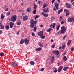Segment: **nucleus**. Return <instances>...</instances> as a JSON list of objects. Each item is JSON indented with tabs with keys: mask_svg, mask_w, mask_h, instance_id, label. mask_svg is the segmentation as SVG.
<instances>
[{
	"mask_svg": "<svg viewBox=\"0 0 74 74\" xmlns=\"http://www.w3.org/2000/svg\"><path fill=\"white\" fill-rule=\"evenodd\" d=\"M69 12H67L66 13V16H69Z\"/></svg>",
	"mask_w": 74,
	"mask_h": 74,
	"instance_id": "a18cd8bd",
	"label": "nucleus"
},
{
	"mask_svg": "<svg viewBox=\"0 0 74 74\" xmlns=\"http://www.w3.org/2000/svg\"><path fill=\"white\" fill-rule=\"evenodd\" d=\"M63 67L62 66H60L58 69V72H61V71L62 69L63 68Z\"/></svg>",
	"mask_w": 74,
	"mask_h": 74,
	"instance_id": "f8f14e48",
	"label": "nucleus"
},
{
	"mask_svg": "<svg viewBox=\"0 0 74 74\" xmlns=\"http://www.w3.org/2000/svg\"><path fill=\"white\" fill-rule=\"evenodd\" d=\"M39 16H36L35 18V20H36V19H37L38 18H39Z\"/></svg>",
	"mask_w": 74,
	"mask_h": 74,
	"instance_id": "79ce46f5",
	"label": "nucleus"
},
{
	"mask_svg": "<svg viewBox=\"0 0 74 74\" xmlns=\"http://www.w3.org/2000/svg\"><path fill=\"white\" fill-rule=\"evenodd\" d=\"M31 9L30 8H28L26 10L27 12H30L31 11Z\"/></svg>",
	"mask_w": 74,
	"mask_h": 74,
	"instance_id": "412c9836",
	"label": "nucleus"
},
{
	"mask_svg": "<svg viewBox=\"0 0 74 74\" xmlns=\"http://www.w3.org/2000/svg\"><path fill=\"white\" fill-rule=\"evenodd\" d=\"M43 11L45 12V13H48V12H49L48 8H44L43 10Z\"/></svg>",
	"mask_w": 74,
	"mask_h": 74,
	"instance_id": "423d86ee",
	"label": "nucleus"
},
{
	"mask_svg": "<svg viewBox=\"0 0 74 74\" xmlns=\"http://www.w3.org/2000/svg\"><path fill=\"white\" fill-rule=\"evenodd\" d=\"M5 29L6 30H8L9 29V25H6L5 26Z\"/></svg>",
	"mask_w": 74,
	"mask_h": 74,
	"instance_id": "4be33fe9",
	"label": "nucleus"
},
{
	"mask_svg": "<svg viewBox=\"0 0 74 74\" xmlns=\"http://www.w3.org/2000/svg\"><path fill=\"white\" fill-rule=\"evenodd\" d=\"M55 47V45H53L51 46V47L52 48H53Z\"/></svg>",
	"mask_w": 74,
	"mask_h": 74,
	"instance_id": "c03bdc74",
	"label": "nucleus"
},
{
	"mask_svg": "<svg viewBox=\"0 0 74 74\" xmlns=\"http://www.w3.org/2000/svg\"><path fill=\"white\" fill-rule=\"evenodd\" d=\"M48 14H46L45 13L44 15V16L45 17H48Z\"/></svg>",
	"mask_w": 74,
	"mask_h": 74,
	"instance_id": "c85d7f7f",
	"label": "nucleus"
},
{
	"mask_svg": "<svg viewBox=\"0 0 74 74\" xmlns=\"http://www.w3.org/2000/svg\"><path fill=\"white\" fill-rule=\"evenodd\" d=\"M56 26V23H53V29Z\"/></svg>",
	"mask_w": 74,
	"mask_h": 74,
	"instance_id": "bb28decb",
	"label": "nucleus"
},
{
	"mask_svg": "<svg viewBox=\"0 0 74 74\" xmlns=\"http://www.w3.org/2000/svg\"><path fill=\"white\" fill-rule=\"evenodd\" d=\"M4 55V53L3 52H1L0 53V56L1 57H3Z\"/></svg>",
	"mask_w": 74,
	"mask_h": 74,
	"instance_id": "473e14b6",
	"label": "nucleus"
},
{
	"mask_svg": "<svg viewBox=\"0 0 74 74\" xmlns=\"http://www.w3.org/2000/svg\"><path fill=\"white\" fill-rule=\"evenodd\" d=\"M55 18H54V17H53L51 18V21H53L54 20H55Z\"/></svg>",
	"mask_w": 74,
	"mask_h": 74,
	"instance_id": "09e8293b",
	"label": "nucleus"
},
{
	"mask_svg": "<svg viewBox=\"0 0 74 74\" xmlns=\"http://www.w3.org/2000/svg\"><path fill=\"white\" fill-rule=\"evenodd\" d=\"M61 29L60 32V34H64L66 32V28L65 26H63L61 27Z\"/></svg>",
	"mask_w": 74,
	"mask_h": 74,
	"instance_id": "f257e3e1",
	"label": "nucleus"
},
{
	"mask_svg": "<svg viewBox=\"0 0 74 74\" xmlns=\"http://www.w3.org/2000/svg\"><path fill=\"white\" fill-rule=\"evenodd\" d=\"M67 58L66 57V56H64V57H63V60L65 61H66L67 60Z\"/></svg>",
	"mask_w": 74,
	"mask_h": 74,
	"instance_id": "5701e85b",
	"label": "nucleus"
},
{
	"mask_svg": "<svg viewBox=\"0 0 74 74\" xmlns=\"http://www.w3.org/2000/svg\"><path fill=\"white\" fill-rule=\"evenodd\" d=\"M51 30H52L50 28H49L47 30V31L48 32H49Z\"/></svg>",
	"mask_w": 74,
	"mask_h": 74,
	"instance_id": "f704fd0d",
	"label": "nucleus"
},
{
	"mask_svg": "<svg viewBox=\"0 0 74 74\" xmlns=\"http://www.w3.org/2000/svg\"><path fill=\"white\" fill-rule=\"evenodd\" d=\"M52 27H53V25L52 24H51L50 27V28H52Z\"/></svg>",
	"mask_w": 74,
	"mask_h": 74,
	"instance_id": "13d9d810",
	"label": "nucleus"
},
{
	"mask_svg": "<svg viewBox=\"0 0 74 74\" xmlns=\"http://www.w3.org/2000/svg\"><path fill=\"white\" fill-rule=\"evenodd\" d=\"M62 11H63V8L61 9V10H58V14H60V13H61V12H62Z\"/></svg>",
	"mask_w": 74,
	"mask_h": 74,
	"instance_id": "f3484780",
	"label": "nucleus"
},
{
	"mask_svg": "<svg viewBox=\"0 0 74 74\" xmlns=\"http://www.w3.org/2000/svg\"><path fill=\"white\" fill-rule=\"evenodd\" d=\"M59 4L56 3L55 4V6L56 7H54L53 9V11H56L57 10H58L59 8Z\"/></svg>",
	"mask_w": 74,
	"mask_h": 74,
	"instance_id": "20e7f679",
	"label": "nucleus"
},
{
	"mask_svg": "<svg viewBox=\"0 0 74 74\" xmlns=\"http://www.w3.org/2000/svg\"><path fill=\"white\" fill-rule=\"evenodd\" d=\"M17 18V17L16 15H14L12 16L11 18V21H13V22H14L16 20Z\"/></svg>",
	"mask_w": 74,
	"mask_h": 74,
	"instance_id": "7ed1b4c3",
	"label": "nucleus"
},
{
	"mask_svg": "<svg viewBox=\"0 0 74 74\" xmlns=\"http://www.w3.org/2000/svg\"><path fill=\"white\" fill-rule=\"evenodd\" d=\"M36 13V10H34L33 12V13L34 14H35Z\"/></svg>",
	"mask_w": 74,
	"mask_h": 74,
	"instance_id": "4c0bfd02",
	"label": "nucleus"
},
{
	"mask_svg": "<svg viewBox=\"0 0 74 74\" xmlns=\"http://www.w3.org/2000/svg\"><path fill=\"white\" fill-rule=\"evenodd\" d=\"M44 68H42L41 69V71L42 72L44 71Z\"/></svg>",
	"mask_w": 74,
	"mask_h": 74,
	"instance_id": "603ef678",
	"label": "nucleus"
},
{
	"mask_svg": "<svg viewBox=\"0 0 74 74\" xmlns=\"http://www.w3.org/2000/svg\"><path fill=\"white\" fill-rule=\"evenodd\" d=\"M38 3L39 4H41V1H39L38 2Z\"/></svg>",
	"mask_w": 74,
	"mask_h": 74,
	"instance_id": "6e6d98bb",
	"label": "nucleus"
},
{
	"mask_svg": "<svg viewBox=\"0 0 74 74\" xmlns=\"http://www.w3.org/2000/svg\"><path fill=\"white\" fill-rule=\"evenodd\" d=\"M38 36H43V33L42 32V31H40L38 32Z\"/></svg>",
	"mask_w": 74,
	"mask_h": 74,
	"instance_id": "0eeeda50",
	"label": "nucleus"
},
{
	"mask_svg": "<svg viewBox=\"0 0 74 74\" xmlns=\"http://www.w3.org/2000/svg\"><path fill=\"white\" fill-rule=\"evenodd\" d=\"M71 51H74V49L73 47L71 48Z\"/></svg>",
	"mask_w": 74,
	"mask_h": 74,
	"instance_id": "8fccbe9b",
	"label": "nucleus"
},
{
	"mask_svg": "<svg viewBox=\"0 0 74 74\" xmlns=\"http://www.w3.org/2000/svg\"><path fill=\"white\" fill-rule=\"evenodd\" d=\"M4 26H2V27H1V29H4Z\"/></svg>",
	"mask_w": 74,
	"mask_h": 74,
	"instance_id": "bf43d9fd",
	"label": "nucleus"
},
{
	"mask_svg": "<svg viewBox=\"0 0 74 74\" xmlns=\"http://www.w3.org/2000/svg\"><path fill=\"white\" fill-rule=\"evenodd\" d=\"M71 43V40H69L67 43V46H69L70 45Z\"/></svg>",
	"mask_w": 74,
	"mask_h": 74,
	"instance_id": "aec40b11",
	"label": "nucleus"
},
{
	"mask_svg": "<svg viewBox=\"0 0 74 74\" xmlns=\"http://www.w3.org/2000/svg\"><path fill=\"white\" fill-rule=\"evenodd\" d=\"M45 13L44 12H43L42 13H41V15H43L44 16V14H45Z\"/></svg>",
	"mask_w": 74,
	"mask_h": 74,
	"instance_id": "4d7b16f0",
	"label": "nucleus"
},
{
	"mask_svg": "<svg viewBox=\"0 0 74 74\" xmlns=\"http://www.w3.org/2000/svg\"><path fill=\"white\" fill-rule=\"evenodd\" d=\"M32 36H34L35 35V33H32Z\"/></svg>",
	"mask_w": 74,
	"mask_h": 74,
	"instance_id": "3c124183",
	"label": "nucleus"
},
{
	"mask_svg": "<svg viewBox=\"0 0 74 74\" xmlns=\"http://www.w3.org/2000/svg\"><path fill=\"white\" fill-rule=\"evenodd\" d=\"M54 59V57L53 56L52 57V62H53Z\"/></svg>",
	"mask_w": 74,
	"mask_h": 74,
	"instance_id": "7c9ffc66",
	"label": "nucleus"
},
{
	"mask_svg": "<svg viewBox=\"0 0 74 74\" xmlns=\"http://www.w3.org/2000/svg\"><path fill=\"white\" fill-rule=\"evenodd\" d=\"M29 42V40H27V38H26L25 40V44H28Z\"/></svg>",
	"mask_w": 74,
	"mask_h": 74,
	"instance_id": "4468645a",
	"label": "nucleus"
},
{
	"mask_svg": "<svg viewBox=\"0 0 74 74\" xmlns=\"http://www.w3.org/2000/svg\"><path fill=\"white\" fill-rule=\"evenodd\" d=\"M9 26L10 27V28H12L13 27V26L14 25V23L12 22H10L9 23Z\"/></svg>",
	"mask_w": 74,
	"mask_h": 74,
	"instance_id": "9d476101",
	"label": "nucleus"
},
{
	"mask_svg": "<svg viewBox=\"0 0 74 74\" xmlns=\"http://www.w3.org/2000/svg\"><path fill=\"white\" fill-rule=\"evenodd\" d=\"M18 62H16V63H15V66H18Z\"/></svg>",
	"mask_w": 74,
	"mask_h": 74,
	"instance_id": "e433bc0d",
	"label": "nucleus"
},
{
	"mask_svg": "<svg viewBox=\"0 0 74 74\" xmlns=\"http://www.w3.org/2000/svg\"><path fill=\"white\" fill-rule=\"evenodd\" d=\"M24 40H21L20 42V44H23L24 42Z\"/></svg>",
	"mask_w": 74,
	"mask_h": 74,
	"instance_id": "a211bd4d",
	"label": "nucleus"
},
{
	"mask_svg": "<svg viewBox=\"0 0 74 74\" xmlns=\"http://www.w3.org/2000/svg\"><path fill=\"white\" fill-rule=\"evenodd\" d=\"M47 5H46L45 3L43 6V8H45V7H47Z\"/></svg>",
	"mask_w": 74,
	"mask_h": 74,
	"instance_id": "a19ab883",
	"label": "nucleus"
},
{
	"mask_svg": "<svg viewBox=\"0 0 74 74\" xmlns=\"http://www.w3.org/2000/svg\"><path fill=\"white\" fill-rule=\"evenodd\" d=\"M3 33V31H2V30H0V34H2Z\"/></svg>",
	"mask_w": 74,
	"mask_h": 74,
	"instance_id": "5fc2aeb1",
	"label": "nucleus"
},
{
	"mask_svg": "<svg viewBox=\"0 0 74 74\" xmlns=\"http://www.w3.org/2000/svg\"><path fill=\"white\" fill-rule=\"evenodd\" d=\"M61 49V46H60L59 48V50H60Z\"/></svg>",
	"mask_w": 74,
	"mask_h": 74,
	"instance_id": "338daca9",
	"label": "nucleus"
},
{
	"mask_svg": "<svg viewBox=\"0 0 74 74\" xmlns=\"http://www.w3.org/2000/svg\"><path fill=\"white\" fill-rule=\"evenodd\" d=\"M65 22H64L63 21H62L61 22V24L62 25H63L64 24Z\"/></svg>",
	"mask_w": 74,
	"mask_h": 74,
	"instance_id": "864d4df0",
	"label": "nucleus"
},
{
	"mask_svg": "<svg viewBox=\"0 0 74 74\" xmlns=\"http://www.w3.org/2000/svg\"><path fill=\"white\" fill-rule=\"evenodd\" d=\"M60 56L59 55H58V56H57V58H58L60 57Z\"/></svg>",
	"mask_w": 74,
	"mask_h": 74,
	"instance_id": "69168bd1",
	"label": "nucleus"
},
{
	"mask_svg": "<svg viewBox=\"0 0 74 74\" xmlns=\"http://www.w3.org/2000/svg\"><path fill=\"white\" fill-rule=\"evenodd\" d=\"M55 1V0H52V4H53Z\"/></svg>",
	"mask_w": 74,
	"mask_h": 74,
	"instance_id": "680f3d73",
	"label": "nucleus"
},
{
	"mask_svg": "<svg viewBox=\"0 0 74 74\" xmlns=\"http://www.w3.org/2000/svg\"><path fill=\"white\" fill-rule=\"evenodd\" d=\"M37 22V21H34L33 20H32L31 21V25H30V27L31 28H34V25H36Z\"/></svg>",
	"mask_w": 74,
	"mask_h": 74,
	"instance_id": "f03ea898",
	"label": "nucleus"
},
{
	"mask_svg": "<svg viewBox=\"0 0 74 74\" xmlns=\"http://www.w3.org/2000/svg\"><path fill=\"white\" fill-rule=\"evenodd\" d=\"M21 23V22L20 21H19L18 22L17 24L18 25L20 26Z\"/></svg>",
	"mask_w": 74,
	"mask_h": 74,
	"instance_id": "ea45409f",
	"label": "nucleus"
},
{
	"mask_svg": "<svg viewBox=\"0 0 74 74\" xmlns=\"http://www.w3.org/2000/svg\"><path fill=\"white\" fill-rule=\"evenodd\" d=\"M39 45L40 47L41 48H43L44 47V45L42 44L41 42L39 43Z\"/></svg>",
	"mask_w": 74,
	"mask_h": 74,
	"instance_id": "2eb2a0df",
	"label": "nucleus"
},
{
	"mask_svg": "<svg viewBox=\"0 0 74 74\" xmlns=\"http://www.w3.org/2000/svg\"><path fill=\"white\" fill-rule=\"evenodd\" d=\"M64 13H66V12H69V11L67 9H65L64 10Z\"/></svg>",
	"mask_w": 74,
	"mask_h": 74,
	"instance_id": "72a5a7b5",
	"label": "nucleus"
},
{
	"mask_svg": "<svg viewBox=\"0 0 74 74\" xmlns=\"http://www.w3.org/2000/svg\"><path fill=\"white\" fill-rule=\"evenodd\" d=\"M10 13L9 12H8L6 13V15L7 16H9L10 15Z\"/></svg>",
	"mask_w": 74,
	"mask_h": 74,
	"instance_id": "a878e982",
	"label": "nucleus"
},
{
	"mask_svg": "<svg viewBox=\"0 0 74 74\" xmlns=\"http://www.w3.org/2000/svg\"><path fill=\"white\" fill-rule=\"evenodd\" d=\"M73 21L74 22V16H73V17H71L68 19V21L70 23H72Z\"/></svg>",
	"mask_w": 74,
	"mask_h": 74,
	"instance_id": "39448f33",
	"label": "nucleus"
},
{
	"mask_svg": "<svg viewBox=\"0 0 74 74\" xmlns=\"http://www.w3.org/2000/svg\"><path fill=\"white\" fill-rule=\"evenodd\" d=\"M28 18V16H24L23 17V21H25L26 20H27Z\"/></svg>",
	"mask_w": 74,
	"mask_h": 74,
	"instance_id": "1a4fd4ad",
	"label": "nucleus"
},
{
	"mask_svg": "<svg viewBox=\"0 0 74 74\" xmlns=\"http://www.w3.org/2000/svg\"><path fill=\"white\" fill-rule=\"evenodd\" d=\"M4 9L6 11H8V8L6 6L4 7Z\"/></svg>",
	"mask_w": 74,
	"mask_h": 74,
	"instance_id": "6ab92c4d",
	"label": "nucleus"
},
{
	"mask_svg": "<svg viewBox=\"0 0 74 74\" xmlns=\"http://www.w3.org/2000/svg\"><path fill=\"white\" fill-rule=\"evenodd\" d=\"M53 53H55V54L56 55H59V51L58 50L57 51L56 50H55L53 51Z\"/></svg>",
	"mask_w": 74,
	"mask_h": 74,
	"instance_id": "6e6552de",
	"label": "nucleus"
},
{
	"mask_svg": "<svg viewBox=\"0 0 74 74\" xmlns=\"http://www.w3.org/2000/svg\"><path fill=\"white\" fill-rule=\"evenodd\" d=\"M30 64L31 65H34L35 64L34 61H31L30 62Z\"/></svg>",
	"mask_w": 74,
	"mask_h": 74,
	"instance_id": "dca6fc26",
	"label": "nucleus"
},
{
	"mask_svg": "<svg viewBox=\"0 0 74 74\" xmlns=\"http://www.w3.org/2000/svg\"><path fill=\"white\" fill-rule=\"evenodd\" d=\"M66 36V35H65V36H64V37L63 38V39L64 40Z\"/></svg>",
	"mask_w": 74,
	"mask_h": 74,
	"instance_id": "0e129e2a",
	"label": "nucleus"
},
{
	"mask_svg": "<svg viewBox=\"0 0 74 74\" xmlns=\"http://www.w3.org/2000/svg\"><path fill=\"white\" fill-rule=\"evenodd\" d=\"M59 32H60V31H59L58 32V33H57V36H58V35H59Z\"/></svg>",
	"mask_w": 74,
	"mask_h": 74,
	"instance_id": "052dcab7",
	"label": "nucleus"
},
{
	"mask_svg": "<svg viewBox=\"0 0 74 74\" xmlns=\"http://www.w3.org/2000/svg\"><path fill=\"white\" fill-rule=\"evenodd\" d=\"M36 27H35L33 31L34 32H35L36 31Z\"/></svg>",
	"mask_w": 74,
	"mask_h": 74,
	"instance_id": "58836bf2",
	"label": "nucleus"
},
{
	"mask_svg": "<svg viewBox=\"0 0 74 74\" xmlns=\"http://www.w3.org/2000/svg\"><path fill=\"white\" fill-rule=\"evenodd\" d=\"M45 36H44L42 35L40 36V38L42 39H43L45 38Z\"/></svg>",
	"mask_w": 74,
	"mask_h": 74,
	"instance_id": "cd10ccee",
	"label": "nucleus"
},
{
	"mask_svg": "<svg viewBox=\"0 0 74 74\" xmlns=\"http://www.w3.org/2000/svg\"><path fill=\"white\" fill-rule=\"evenodd\" d=\"M15 63L14 62H13L11 63V65L15 67Z\"/></svg>",
	"mask_w": 74,
	"mask_h": 74,
	"instance_id": "c756f323",
	"label": "nucleus"
},
{
	"mask_svg": "<svg viewBox=\"0 0 74 74\" xmlns=\"http://www.w3.org/2000/svg\"><path fill=\"white\" fill-rule=\"evenodd\" d=\"M62 16H60V18H59L60 20H59V21H61V20H62Z\"/></svg>",
	"mask_w": 74,
	"mask_h": 74,
	"instance_id": "37998d69",
	"label": "nucleus"
},
{
	"mask_svg": "<svg viewBox=\"0 0 74 74\" xmlns=\"http://www.w3.org/2000/svg\"><path fill=\"white\" fill-rule=\"evenodd\" d=\"M37 7V6L36 4H35L34 5V10H36Z\"/></svg>",
	"mask_w": 74,
	"mask_h": 74,
	"instance_id": "b1692460",
	"label": "nucleus"
},
{
	"mask_svg": "<svg viewBox=\"0 0 74 74\" xmlns=\"http://www.w3.org/2000/svg\"><path fill=\"white\" fill-rule=\"evenodd\" d=\"M66 7L68 8H71L72 5H70L69 3H66Z\"/></svg>",
	"mask_w": 74,
	"mask_h": 74,
	"instance_id": "9b49d317",
	"label": "nucleus"
},
{
	"mask_svg": "<svg viewBox=\"0 0 74 74\" xmlns=\"http://www.w3.org/2000/svg\"><path fill=\"white\" fill-rule=\"evenodd\" d=\"M66 47V46L65 45H62V48L63 49H64Z\"/></svg>",
	"mask_w": 74,
	"mask_h": 74,
	"instance_id": "c9c22d12",
	"label": "nucleus"
},
{
	"mask_svg": "<svg viewBox=\"0 0 74 74\" xmlns=\"http://www.w3.org/2000/svg\"><path fill=\"white\" fill-rule=\"evenodd\" d=\"M68 68V67H65L64 68L63 70L64 71L67 70Z\"/></svg>",
	"mask_w": 74,
	"mask_h": 74,
	"instance_id": "2f4dec72",
	"label": "nucleus"
},
{
	"mask_svg": "<svg viewBox=\"0 0 74 74\" xmlns=\"http://www.w3.org/2000/svg\"><path fill=\"white\" fill-rule=\"evenodd\" d=\"M42 48L41 47L36 48L35 50V51H40L42 50Z\"/></svg>",
	"mask_w": 74,
	"mask_h": 74,
	"instance_id": "ddd939ff",
	"label": "nucleus"
},
{
	"mask_svg": "<svg viewBox=\"0 0 74 74\" xmlns=\"http://www.w3.org/2000/svg\"><path fill=\"white\" fill-rule=\"evenodd\" d=\"M19 31H18L17 33V35H18V34H19Z\"/></svg>",
	"mask_w": 74,
	"mask_h": 74,
	"instance_id": "e2e57ef3",
	"label": "nucleus"
},
{
	"mask_svg": "<svg viewBox=\"0 0 74 74\" xmlns=\"http://www.w3.org/2000/svg\"><path fill=\"white\" fill-rule=\"evenodd\" d=\"M4 18V16H3V14H2L1 15V18L2 20H3Z\"/></svg>",
	"mask_w": 74,
	"mask_h": 74,
	"instance_id": "393cba45",
	"label": "nucleus"
},
{
	"mask_svg": "<svg viewBox=\"0 0 74 74\" xmlns=\"http://www.w3.org/2000/svg\"><path fill=\"white\" fill-rule=\"evenodd\" d=\"M59 28H60V26H58L57 27L56 29L58 31L59 30Z\"/></svg>",
	"mask_w": 74,
	"mask_h": 74,
	"instance_id": "49530a36",
	"label": "nucleus"
},
{
	"mask_svg": "<svg viewBox=\"0 0 74 74\" xmlns=\"http://www.w3.org/2000/svg\"><path fill=\"white\" fill-rule=\"evenodd\" d=\"M57 1H58V3H60V0H57Z\"/></svg>",
	"mask_w": 74,
	"mask_h": 74,
	"instance_id": "774afa93",
	"label": "nucleus"
},
{
	"mask_svg": "<svg viewBox=\"0 0 74 74\" xmlns=\"http://www.w3.org/2000/svg\"><path fill=\"white\" fill-rule=\"evenodd\" d=\"M57 69L56 68L54 70V72H55V73H56L57 72Z\"/></svg>",
	"mask_w": 74,
	"mask_h": 74,
	"instance_id": "de8ad7c7",
	"label": "nucleus"
}]
</instances>
